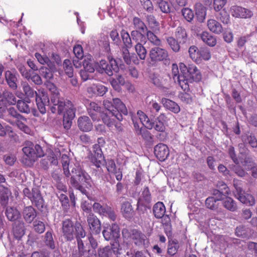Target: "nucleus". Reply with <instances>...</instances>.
Wrapping results in <instances>:
<instances>
[{"label":"nucleus","instance_id":"obj_45","mask_svg":"<svg viewBox=\"0 0 257 257\" xmlns=\"http://www.w3.org/2000/svg\"><path fill=\"white\" fill-rule=\"evenodd\" d=\"M145 44H136L135 46V51L141 60H145L147 54V51L144 46Z\"/></svg>","mask_w":257,"mask_h":257},{"label":"nucleus","instance_id":"obj_9","mask_svg":"<svg viewBox=\"0 0 257 257\" xmlns=\"http://www.w3.org/2000/svg\"><path fill=\"white\" fill-rule=\"evenodd\" d=\"M36 102L38 109L42 114L46 112V106L49 103L50 100L47 93L43 89L38 90L36 93Z\"/></svg>","mask_w":257,"mask_h":257},{"label":"nucleus","instance_id":"obj_22","mask_svg":"<svg viewBox=\"0 0 257 257\" xmlns=\"http://www.w3.org/2000/svg\"><path fill=\"white\" fill-rule=\"evenodd\" d=\"M78 126L82 132H88L93 128V124L90 118L87 116H82L77 120Z\"/></svg>","mask_w":257,"mask_h":257},{"label":"nucleus","instance_id":"obj_4","mask_svg":"<svg viewBox=\"0 0 257 257\" xmlns=\"http://www.w3.org/2000/svg\"><path fill=\"white\" fill-rule=\"evenodd\" d=\"M122 234L123 236L126 238H131L137 245L144 246L149 243L147 236L138 230H128L127 229H124L122 230Z\"/></svg>","mask_w":257,"mask_h":257},{"label":"nucleus","instance_id":"obj_23","mask_svg":"<svg viewBox=\"0 0 257 257\" xmlns=\"http://www.w3.org/2000/svg\"><path fill=\"white\" fill-rule=\"evenodd\" d=\"M213 194L215 197H209L205 201L206 207L210 209H215L217 207L216 202L217 201L221 200L223 199V194L218 190H214Z\"/></svg>","mask_w":257,"mask_h":257},{"label":"nucleus","instance_id":"obj_58","mask_svg":"<svg viewBox=\"0 0 257 257\" xmlns=\"http://www.w3.org/2000/svg\"><path fill=\"white\" fill-rule=\"evenodd\" d=\"M63 68L66 74L69 77L73 76V69L71 65V61L69 60L66 59L63 63Z\"/></svg>","mask_w":257,"mask_h":257},{"label":"nucleus","instance_id":"obj_2","mask_svg":"<svg viewBox=\"0 0 257 257\" xmlns=\"http://www.w3.org/2000/svg\"><path fill=\"white\" fill-rule=\"evenodd\" d=\"M62 232L67 240L71 241L76 236L77 238H84L85 232L80 223L75 225L71 220L65 219L62 223Z\"/></svg>","mask_w":257,"mask_h":257},{"label":"nucleus","instance_id":"obj_31","mask_svg":"<svg viewBox=\"0 0 257 257\" xmlns=\"http://www.w3.org/2000/svg\"><path fill=\"white\" fill-rule=\"evenodd\" d=\"M15 125L26 134L30 135L32 133L31 128L28 126V119L23 115L16 119Z\"/></svg>","mask_w":257,"mask_h":257},{"label":"nucleus","instance_id":"obj_64","mask_svg":"<svg viewBox=\"0 0 257 257\" xmlns=\"http://www.w3.org/2000/svg\"><path fill=\"white\" fill-rule=\"evenodd\" d=\"M167 41L171 49L174 52H178L180 50V45L174 38L169 37L167 38Z\"/></svg>","mask_w":257,"mask_h":257},{"label":"nucleus","instance_id":"obj_16","mask_svg":"<svg viewBox=\"0 0 257 257\" xmlns=\"http://www.w3.org/2000/svg\"><path fill=\"white\" fill-rule=\"evenodd\" d=\"M230 13L234 17L243 19L251 18L253 15L252 12L249 10L237 6L231 7Z\"/></svg>","mask_w":257,"mask_h":257},{"label":"nucleus","instance_id":"obj_41","mask_svg":"<svg viewBox=\"0 0 257 257\" xmlns=\"http://www.w3.org/2000/svg\"><path fill=\"white\" fill-rule=\"evenodd\" d=\"M224 196L223 194V199L221 200H223V206L230 211H235L237 208L235 202L231 198L229 197L224 198Z\"/></svg>","mask_w":257,"mask_h":257},{"label":"nucleus","instance_id":"obj_63","mask_svg":"<svg viewBox=\"0 0 257 257\" xmlns=\"http://www.w3.org/2000/svg\"><path fill=\"white\" fill-rule=\"evenodd\" d=\"M147 20L150 27L153 30H159V24L153 15H149L147 17Z\"/></svg>","mask_w":257,"mask_h":257},{"label":"nucleus","instance_id":"obj_25","mask_svg":"<svg viewBox=\"0 0 257 257\" xmlns=\"http://www.w3.org/2000/svg\"><path fill=\"white\" fill-rule=\"evenodd\" d=\"M133 117H136L137 121L139 124H141L142 126H145L148 129L153 128L152 122L150 121L148 116L142 111L139 110L137 112V116H132Z\"/></svg>","mask_w":257,"mask_h":257},{"label":"nucleus","instance_id":"obj_27","mask_svg":"<svg viewBox=\"0 0 257 257\" xmlns=\"http://www.w3.org/2000/svg\"><path fill=\"white\" fill-rule=\"evenodd\" d=\"M30 199L38 208L40 209L43 207L44 200L38 188H35L32 189V195Z\"/></svg>","mask_w":257,"mask_h":257},{"label":"nucleus","instance_id":"obj_40","mask_svg":"<svg viewBox=\"0 0 257 257\" xmlns=\"http://www.w3.org/2000/svg\"><path fill=\"white\" fill-rule=\"evenodd\" d=\"M143 32L138 30H133L131 32V36L133 41L137 44H146V38Z\"/></svg>","mask_w":257,"mask_h":257},{"label":"nucleus","instance_id":"obj_57","mask_svg":"<svg viewBox=\"0 0 257 257\" xmlns=\"http://www.w3.org/2000/svg\"><path fill=\"white\" fill-rule=\"evenodd\" d=\"M199 52L197 47L194 46H191L188 51L190 58L196 62L199 61Z\"/></svg>","mask_w":257,"mask_h":257},{"label":"nucleus","instance_id":"obj_54","mask_svg":"<svg viewBox=\"0 0 257 257\" xmlns=\"http://www.w3.org/2000/svg\"><path fill=\"white\" fill-rule=\"evenodd\" d=\"M62 166L63 168L64 173L67 177H69L70 174L69 170V158L66 155H63L61 157Z\"/></svg>","mask_w":257,"mask_h":257},{"label":"nucleus","instance_id":"obj_7","mask_svg":"<svg viewBox=\"0 0 257 257\" xmlns=\"http://www.w3.org/2000/svg\"><path fill=\"white\" fill-rule=\"evenodd\" d=\"M113 104L107 100H104L103 105L107 110L106 112L118 110L119 112H121L124 115L127 114V108L124 104L120 100V99L117 98H113Z\"/></svg>","mask_w":257,"mask_h":257},{"label":"nucleus","instance_id":"obj_46","mask_svg":"<svg viewBox=\"0 0 257 257\" xmlns=\"http://www.w3.org/2000/svg\"><path fill=\"white\" fill-rule=\"evenodd\" d=\"M241 163L246 170H250L256 165L254 158L250 155H247L241 161Z\"/></svg>","mask_w":257,"mask_h":257},{"label":"nucleus","instance_id":"obj_29","mask_svg":"<svg viewBox=\"0 0 257 257\" xmlns=\"http://www.w3.org/2000/svg\"><path fill=\"white\" fill-rule=\"evenodd\" d=\"M7 113L8 115H6L4 119L13 125H15L16 119H19V118L22 116V115L19 114L16 109L13 107L8 109Z\"/></svg>","mask_w":257,"mask_h":257},{"label":"nucleus","instance_id":"obj_47","mask_svg":"<svg viewBox=\"0 0 257 257\" xmlns=\"http://www.w3.org/2000/svg\"><path fill=\"white\" fill-rule=\"evenodd\" d=\"M13 233L15 237L20 239L25 234L24 223H20L18 225H15L13 227Z\"/></svg>","mask_w":257,"mask_h":257},{"label":"nucleus","instance_id":"obj_52","mask_svg":"<svg viewBox=\"0 0 257 257\" xmlns=\"http://www.w3.org/2000/svg\"><path fill=\"white\" fill-rule=\"evenodd\" d=\"M121 210L124 217H129L132 214V206L128 202H124L121 205Z\"/></svg>","mask_w":257,"mask_h":257},{"label":"nucleus","instance_id":"obj_11","mask_svg":"<svg viewBox=\"0 0 257 257\" xmlns=\"http://www.w3.org/2000/svg\"><path fill=\"white\" fill-rule=\"evenodd\" d=\"M235 190L234 192L235 197L243 204L248 206H252L255 204V199L250 194H244L242 189L236 184H234Z\"/></svg>","mask_w":257,"mask_h":257},{"label":"nucleus","instance_id":"obj_28","mask_svg":"<svg viewBox=\"0 0 257 257\" xmlns=\"http://www.w3.org/2000/svg\"><path fill=\"white\" fill-rule=\"evenodd\" d=\"M112 246L113 247L107 246L102 248H100L98 251L99 257H110L112 252L115 254H120V253L117 246L115 247L114 244H113Z\"/></svg>","mask_w":257,"mask_h":257},{"label":"nucleus","instance_id":"obj_26","mask_svg":"<svg viewBox=\"0 0 257 257\" xmlns=\"http://www.w3.org/2000/svg\"><path fill=\"white\" fill-rule=\"evenodd\" d=\"M78 252L83 257H88L91 250L90 246L88 244V241L85 240H82L81 238H77Z\"/></svg>","mask_w":257,"mask_h":257},{"label":"nucleus","instance_id":"obj_6","mask_svg":"<svg viewBox=\"0 0 257 257\" xmlns=\"http://www.w3.org/2000/svg\"><path fill=\"white\" fill-rule=\"evenodd\" d=\"M118 67L114 60H111L109 63L106 60H101L96 63V70L100 73H106L108 76L113 75V71L116 72Z\"/></svg>","mask_w":257,"mask_h":257},{"label":"nucleus","instance_id":"obj_55","mask_svg":"<svg viewBox=\"0 0 257 257\" xmlns=\"http://www.w3.org/2000/svg\"><path fill=\"white\" fill-rule=\"evenodd\" d=\"M146 35L148 40L153 45L157 46L161 45V40L153 32L148 31Z\"/></svg>","mask_w":257,"mask_h":257},{"label":"nucleus","instance_id":"obj_19","mask_svg":"<svg viewBox=\"0 0 257 257\" xmlns=\"http://www.w3.org/2000/svg\"><path fill=\"white\" fill-rule=\"evenodd\" d=\"M154 153L160 161H164L169 155V149L166 145L160 143L155 147Z\"/></svg>","mask_w":257,"mask_h":257},{"label":"nucleus","instance_id":"obj_33","mask_svg":"<svg viewBox=\"0 0 257 257\" xmlns=\"http://www.w3.org/2000/svg\"><path fill=\"white\" fill-rule=\"evenodd\" d=\"M161 102L164 107L175 113H177L180 111V107L178 104L170 99L163 98Z\"/></svg>","mask_w":257,"mask_h":257},{"label":"nucleus","instance_id":"obj_37","mask_svg":"<svg viewBox=\"0 0 257 257\" xmlns=\"http://www.w3.org/2000/svg\"><path fill=\"white\" fill-rule=\"evenodd\" d=\"M6 215L10 221H14L20 218V213L16 208L10 207L6 210Z\"/></svg>","mask_w":257,"mask_h":257},{"label":"nucleus","instance_id":"obj_14","mask_svg":"<svg viewBox=\"0 0 257 257\" xmlns=\"http://www.w3.org/2000/svg\"><path fill=\"white\" fill-rule=\"evenodd\" d=\"M87 222L91 233L98 234L100 233L101 223L96 216L93 213H89L87 217Z\"/></svg>","mask_w":257,"mask_h":257},{"label":"nucleus","instance_id":"obj_62","mask_svg":"<svg viewBox=\"0 0 257 257\" xmlns=\"http://www.w3.org/2000/svg\"><path fill=\"white\" fill-rule=\"evenodd\" d=\"M196 14L198 20L200 22L203 21L206 16V11L205 8L201 5H197L196 8Z\"/></svg>","mask_w":257,"mask_h":257},{"label":"nucleus","instance_id":"obj_34","mask_svg":"<svg viewBox=\"0 0 257 257\" xmlns=\"http://www.w3.org/2000/svg\"><path fill=\"white\" fill-rule=\"evenodd\" d=\"M96 63L91 56L85 57L83 62V68L89 73H93L96 70Z\"/></svg>","mask_w":257,"mask_h":257},{"label":"nucleus","instance_id":"obj_56","mask_svg":"<svg viewBox=\"0 0 257 257\" xmlns=\"http://www.w3.org/2000/svg\"><path fill=\"white\" fill-rule=\"evenodd\" d=\"M121 36L124 45V46L123 47L131 48L132 46V43L131 38L129 34L126 31L122 30L121 33Z\"/></svg>","mask_w":257,"mask_h":257},{"label":"nucleus","instance_id":"obj_35","mask_svg":"<svg viewBox=\"0 0 257 257\" xmlns=\"http://www.w3.org/2000/svg\"><path fill=\"white\" fill-rule=\"evenodd\" d=\"M207 26L209 30L215 34H219L222 32L223 28L221 25L214 19L208 21Z\"/></svg>","mask_w":257,"mask_h":257},{"label":"nucleus","instance_id":"obj_20","mask_svg":"<svg viewBox=\"0 0 257 257\" xmlns=\"http://www.w3.org/2000/svg\"><path fill=\"white\" fill-rule=\"evenodd\" d=\"M107 88L101 84H92L87 87V92L89 96H102L107 91Z\"/></svg>","mask_w":257,"mask_h":257},{"label":"nucleus","instance_id":"obj_17","mask_svg":"<svg viewBox=\"0 0 257 257\" xmlns=\"http://www.w3.org/2000/svg\"><path fill=\"white\" fill-rule=\"evenodd\" d=\"M132 121L136 134L138 135H141L144 140L149 142H151L152 140L151 133L145 127L142 126L141 124H139L138 123L136 117H133Z\"/></svg>","mask_w":257,"mask_h":257},{"label":"nucleus","instance_id":"obj_53","mask_svg":"<svg viewBox=\"0 0 257 257\" xmlns=\"http://www.w3.org/2000/svg\"><path fill=\"white\" fill-rule=\"evenodd\" d=\"M242 140L244 143L248 144L252 148L257 147V139L254 135L243 136Z\"/></svg>","mask_w":257,"mask_h":257},{"label":"nucleus","instance_id":"obj_12","mask_svg":"<svg viewBox=\"0 0 257 257\" xmlns=\"http://www.w3.org/2000/svg\"><path fill=\"white\" fill-rule=\"evenodd\" d=\"M149 56L152 61H161L167 59L168 53L164 49L155 47L150 50Z\"/></svg>","mask_w":257,"mask_h":257},{"label":"nucleus","instance_id":"obj_10","mask_svg":"<svg viewBox=\"0 0 257 257\" xmlns=\"http://www.w3.org/2000/svg\"><path fill=\"white\" fill-rule=\"evenodd\" d=\"M101 119L103 123L108 127L113 126L115 122V120L118 121L122 120V116L121 112L118 110L115 111L103 112L101 115Z\"/></svg>","mask_w":257,"mask_h":257},{"label":"nucleus","instance_id":"obj_48","mask_svg":"<svg viewBox=\"0 0 257 257\" xmlns=\"http://www.w3.org/2000/svg\"><path fill=\"white\" fill-rule=\"evenodd\" d=\"M55 69V67L54 69H50L49 67L42 66L40 68V74L47 80H50L53 77V71Z\"/></svg>","mask_w":257,"mask_h":257},{"label":"nucleus","instance_id":"obj_43","mask_svg":"<svg viewBox=\"0 0 257 257\" xmlns=\"http://www.w3.org/2000/svg\"><path fill=\"white\" fill-rule=\"evenodd\" d=\"M11 194L10 190L4 186L0 185V196L1 203L3 205H6L8 203L9 196Z\"/></svg>","mask_w":257,"mask_h":257},{"label":"nucleus","instance_id":"obj_5","mask_svg":"<svg viewBox=\"0 0 257 257\" xmlns=\"http://www.w3.org/2000/svg\"><path fill=\"white\" fill-rule=\"evenodd\" d=\"M24 154L31 160L35 161L38 158L44 155V153L39 145H34L32 142H28L22 149Z\"/></svg>","mask_w":257,"mask_h":257},{"label":"nucleus","instance_id":"obj_15","mask_svg":"<svg viewBox=\"0 0 257 257\" xmlns=\"http://www.w3.org/2000/svg\"><path fill=\"white\" fill-rule=\"evenodd\" d=\"M172 77L175 82H178L181 88L184 91L188 90V86L187 82H185L184 75L181 73L179 74L178 65L173 64L172 66Z\"/></svg>","mask_w":257,"mask_h":257},{"label":"nucleus","instance_id":"obj_36","mask_svg":"<svg viewBox=\"0 0 257 257\" xmlns=\"http://www.w3.org/2000/svg\"><path fill=\"white\" fill-rule=\"evenodd\" d=\"M200 38L204 43L209 46L213 47L216 44L215 37L211 35L207 32H203L200 34Z\"/></svg>","mask_w":257,"mask_h":257},{"label":"nucleus","instance_id":"obj_60","mask_svg":"<svg viewBox=\"0 0 257 257\" xmlns=\"http://www.w3.org/2000/svg\"><path fill=\"white\" fill-rule=\"evenodd\" d=\"M159 7L161 11L164 13H169L172 8L171 4L165 1H161L158 3Z\"/></svg>","mask_w":257,"mask_h":257},{"label":"nucleus","instance_id":"obj_50","mask_svg":"<svg viewBox=\"0 0 257 257\" xmlns=\"http://www.w3.org/2000/svg\"><path fill=\"white\" fill-rule=\"evenodd\" d=\"M133 25L136 30L145 33L147 30V27L145 23L139 18L135 17L133 19Z\"/></svg>","mask_w":257,"mask_h":257},{"label":"nucleus","instance_id":"obj_61","mask_svg":"<svg viewBox=\"0 0 257 257\" xmlns=\"http://www.w3.org/2000/svg\"><path fill=\"white\" fill-rule=\"evenodd\" d=\"M217 18L225 24H227L230 22L229 15L224 9L219 13Z\"/></svg>","mask_w":257,"mask_h":257},{"label":"nucleus","instance_id":"obj_51","mask_svg":"<svg viewBox=\"0 0 257 257\" xmlns=\"http://www.w3.org/2000/svg\"><path fill=\"white\" fill-rule=\"evenodd\" d=\"M179 248V244L177 240L169 241L168 246V253L171 255H175Z\"/></svg>","mask_w":257,"mask_h":257},{"label":"nucleus","instance_id":"obj_42","mask_svg":"<svg viewBox=\"0 0 257 257\" xmlns=\"http://www.w3.org/2000/svg\"><path fill=\"white\" fill-rule=\"evenodd\" d=\"M176 39L180 43H184L187 39V33L185 29L182 27H178L175 32Z\"/></svg>","mask_w":257,"mask_h":257},{"label":"nucleus","instance_id":"obj_21","mask_svg":"<svg viewBox=\"0 0 257 257\" xmlns=\"http://www.w3.org/2000/svg\"><path fill=\"white\" fill-rule=\"evenodd\" d=\"M151 193L150 192L149 188L148 187H146L143 191L142 192V196L140 197V198L139 199L138 202V212L140 214H145V212L142 211L141 212V210H142L143 208H145L144 206V202L143 201H145V203H149L151 201Z\"/></svg>","mask_w":257,"mask_h":257},{"label":"nucleus","instance_id":"obj_44","mask_svg":"<svg viewBox=\"0 0 257 257\" xmlns=\"http://www.w3.org/2000/svg\"><path fill=\"white\" fill-rule=\"evenodd\" d=\"M29 101H24L23 100H19L17 101V107L18 110L23 113L28 114L31 111L30 107H29L28 103H29Z\"/></svg>","mask_w":257,"mask_h":257},{"label":"nucleus","instance_id":"obj_49","mask_svg":"<svg viewBox=\"0 0 257 257\" xmlns=\"http://www.w3.org/2000/svg\"><path fill=\"white\" fill-rule=\"evenodd\" d=\"M21 85L25 95L28 97H33L35 95L36 96V91H34L26 82H22Z\"/></svg>","mask_w":257,"mask_h":257},{"label":"nucleus","instance_id":"obj_3","mask_svg":"<svg viewBox=\"0 0 257 257\" xmlns=\"http://www.w3.org/2000/svg\"><path fill=\"white\" fill-rule=\"evenodd\" d=\"M51 101L54 105L51 108L53 113H55L57 110L58 113L60 114L66 110L65 116H68L70 118H74L76 109L71 101L68 100L60 99V95H51Z\"/></svg>","mask_w":257,"mask_h":257},{"label":"nucleus","instance_id":"obj_1","mask_svg":"<svg viewBox=\"0 0 257 257\" xmlns=\"http://www.w3.org/2000/svg\"><path fill=\"white\" fill-rule=\"evenodd\" d=\"M85 184L86 187H92V181L91 177L85 171L79 166H75L71 170L70 184L74 188L80 190L83 194H86V190L80 185Z\"/></svg>","mask_w":257,"mask_h":257},{"label":"nucleus","instance_id":"obj_24","mask_svg":"<svg viewBox=\"0 0 257 257\" xmlns=\"http://www.w3.org/2000/svg\"><path fill=\"white\" fill-rule=\"evenodd\" d=\"M128 48H129L122 47L121 49V55L124 61L128 65L131 64L132 62L135 64H138L139 61L137 56L135 54H133L131 55Z\"/></svg>","mask_w":257,"mask_h":257},{"label":"nucleus","instance_id":"obj_39","mask_svg":"<svg viewBox=\"0 0 257 257\" xmlns=\"http://www.w3.org/2000/svg\"><path fill=\"white\" fill-rule=\"evenodd\" d=\"M35 56L38 61L42 65H47L50 69H54L55 67V63L51 61L49 58L46 55H42L39 53H36Z\"/></svg>","mask_w":257,"mask_h":257},{"label":"nucleus","instance_id":"obj_59","mask_svg":"<svg viewBox=\"0 0 257 257\" xmlns=\"http://www.w3.org/2000/svg\"><path fill=\"white\" fill-rule=\"evenodd\" d=\"M7 134L10 137L14 136V133L12 128L8 125L4 127L0 123V136L4 137Z\"/></svg>","mask_w":257,"mask_h":257},{"label":"nucleus","instance_id":"obj_32","mask_svg":"<svg viewBox=\"0 0 257 257\" xmlns=\"http://www.w3.org/2000/svg\"><path fill=\"white\" fill-rule=\"evenodd\" d=\"M23 216L27 222L31 223L37 216L36 211L33 207L27 206L23 210Z\"/></svg>","mask_w":257,"mask_h":257},{"label":"nucleus","instance_id":"obj_18","mask_svg":"<svg viewBox=\"0 0 257 257\" xmlns=\"http://www.w3.org/2000/svg\"><path fill=\"white\" fill-rule=\"evenodd\" d=\"M17 99L15 95L8 90H5L0 92V104L6 106L7 105H15Z\"/></svg>","mask_w":257,"mask_h":257},{"label":"nucleus","instance_id":"obj_38","mask_svg":"<svg viewBox=\"0 0 257 257\" xmlns=\"http://www.w3.org/2000/svg\"><path fill=\"white\" fill-rule=\"evenodd\" d=\"M166 212V208L161 202L156 203L153 207V213L157 218H161L164 216Z\"/></svg>","mask_w":257,"mask_h":257},{"label":"nucleus","instance_id":"obj_13","mask_svg":"<svg viewBox=\"0 0 257 257\" xmlns=\"http://www.w3.org/2000/svg\"><path fill=\"white\" fill-rule=\"evenodd\" d=\"M93 210L100 215L107 216L111 220L115 219V214L114 211L108 206H102L100 203L95 202L93 205Z\"/></svg>","mask_w":257,"mask_h":257},{"label":"nucleus","instance_id":"obj_30","mask_svg":"<svg viewBox=\"0 0 257 257\" xmlns=\"http://www.w3.org/2000/svg\"><path fill=\"white\" fill-rule=\"evenodd\" d=\"M5 78L9 87L13 90H16L18 88V78L16 74L10 71H7L5 73Z\"/></svg>","mask_w":257,"mask_h":257},{"label":"nucleus","instance_id":"obj_8","mask_svg":"<svg viewBox=\"0 0 257 257\" xmlns=\"http://www.w3.org/2000/svg\"><path fill=\"white\" fill-rule=\"evenodd\" d=\"M185 82H187L189 89V83L198 82L201 79V74L197 67L194 65H189L188 70L184 75Z\"/></svg>","mask_w":257,"mask_h":257}]
</instances>
